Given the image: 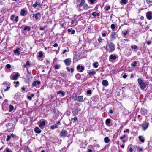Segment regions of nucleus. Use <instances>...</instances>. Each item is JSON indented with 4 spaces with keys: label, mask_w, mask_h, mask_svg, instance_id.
Returning <instances> with one entry per match:
<instances>
[{
    "label": "nucleus",
    "mask_w": 152,
    "mask_h": 152,
    "mask_svg": "<svg viewBox=\"0 0 152 152\" xmlns=\"http://www.w3.org/2000/svg\"><path fill=\"white\" fill-rule=\"evenodd\" d=\"M27 11L24 10H21L20 12V14L22 16H24L25 15H27Z\"/></svg>",
    "instance_id": "nucleus-14"
},
{
    "label": "nucleus",
    "mask_w": 152,
    "mask_h": 152,
    "mask_svg": "<svg viewBox=\"0 0 152 152\" xmlns=\"http://www.w3.org/2000/svg\"><path fill=\"white\" fill-rule=\"evenodd\" d=\"M30 65L31 64H30L29 61H27L26 62L25 64L23 65V67L24 68H28L30 67Z\"/></svg>",
    "instance_id": "nucleus-20"
},
{
    "label": "nucleus",
    "mask_w": 152,
    "mask_h": 152,
    "mask_svg": "<svg viewBox=\"0 0 152 152\" xmlns=\"http://www.w3.org/2000/svg\"><path fill=\"white\" fill-rule=\"evenodd\" d=\"M127 77V75L126 74H124L123 76V78L124 79L126 78Z\"/></svg>",
    "instance_id": "nucleus-61"
},
{
    "label": "nucleus",
    "mask_w": 152,
    "mask_h": 152,
    "mask_svg": "<svg viewBox=\"0 0 152 152\" xmlns=\"http://www.w3.org/2000/svg\"><path fill=\"white\" fill-rule=\"evenodd\" d=\"M137 148H138L137 149V150L139 149V152H141L143 150L142 149V148H139L138 147H137Z\"/></svg>",
    "instance_id": "nucleus-56"
},
{
    "label": "nucleus",
    "mask_w": 152,
    "mask_h": 152,
    "mask_svg": "<svg viewBox=\"0 0 152 152\" xmlns=\"http://www.w3.org/2000/svg\"><path fill=\"white\" fill-rule=\"evenodd\" d=\"M6 67L8 69L10 68L11 67V66L10 64H7L6 66Z\"/></svg>",
    "instance_id": "nucleus-46"
},
{
    "label": "nucleus",
    "mask_w": 152,
    "mask_h": 152,
    "mask_svg": "<svg viewBox=\"0 0 152 152\" xmlns=\"http://www.w3.org/2000/svg\"><path fill=\"white\" fill-rule=\"evenodd\" d=\"M98 41L99 42H102V39L101 37H99V38L98 39Z\"/></svg>",
    "instance_id": "nucleus-53"
},
{
    "label": "nucleus",
    "mask_w": 152,
    "mask_h": 152,
    "mask_svg": "<svg viewBox=\"0 0 152 152\" xmlns=\"http://www.w3.org/2000/svg\"><path fill=\"white\" fill-rule=\"evenodd\" d=\"M21 89L23 91H25L26 90V88L24 87H22Z\"/></svg>",
    "instance_id": "nucleus-63"
},
{
    "label": "nucleus",
    "mask_w": 152,
    "mask_h": 152,
    "mask_svg": "<svg viewBox=\"0 0 152 152\" xmlns=\"http://www.w3.org/2000/svg\"><path fill=\"white\" fill-rule=\"evenodd\" d=\"M80 56L77 54H75L74 57V60L76 61H77L78 60L80 59Z\"/></svg>",
    "instance_id": "nucleus-18"
},
{
    "label": "nucleus",
    "mask_w": 152,
    "mask_h": 152,
    "mask_svg": "<svg viewBox=\"0 0 152 152\" xmlns=\"http://www.w3.org/2000/svg\"><path fill=\"white\" fill-rule=\"evenodd\" d=\"M89 75H94L96 74V72L94 70H93L91 71H90L88 73Z\"/></svg>",
    "instance_id": "nucleus-29"
},
{
    "label": "nucleus",
    "mask_w": 152,
    "mask_h": 152,
    "mask_svg": "<svg viewBox=\"0 0 152 152\" xmlns=\"http://www.w3.org/2000/svg\"><path fill=\"white\" fill-rule=\"evenodd\" d=\"M98 62H96L94 63L93 64V66L95 68H97L98 67Z\"/></svg>",
    "instance_id": "nucleus-35"
},
{
    "label": "nucleus",
    "mask_w": 152,
    "mask_h": 152,
    "mask_svg": "<svg viewBox=\"0 0 152 152\" xmlns=\"http://www.w3.org/2000/svg\"><path fill=\"white\" fill-rule=\"evenodd\" d=\"M146 2L148 4H151L152 3V1L150 0H146Z\"/></svg>",
    "instance_id": "nucleus-48"
},
{
    "label": "nucleus",
    "mask_w": 152,
    "mask_h": 152,
    "mask_svg": "<svg viewBox=\"0 0 152 152\" xmlns=\"http://www.w3.org/2000/svg\"><path fill=\"white\" fill-rule=\"evenodd\" d=\"M96 0H89V1L90 2L91 4H93L95 3Z\"/></svg>",
    "instance_id": "nucleus-43"
},
{
    "label": "nucleus",
    "mask_w": 152,
    "mask_h": 152,
    "mask_svg": "<svg viewBox=\"0 0 152 152\" xmlns=\"http://www.w3.org/2000/svg\"><path fill=\"white\" fill-rule=\"evenodd\" d=\"M33 17H35V19L37 20L40 18L41 17V14L39 13L36 14H33Z\"/></svg>",
    "instance_id": "nucleus-10"
},
{
    "label": "nucleus",
    "mask_w": 152,
    "mask_h": 152,
    "mask_svg": "<svg viewBox=\"0 0 152 152\" xmlns=\"http://www.w3.org/2000/svg\"><path fill=\"white\" fill-rule=\"evenodd\" d=\"M67 31L69 32H71V34H73L75 33V30H73V28H69L68 30Z\"/></svg>",
    "instance_id": "nucleus-26"
},
{
    "label": "nucleus",
    "mask_w": 152,
    "mask_h": 152,
    "mask_svg": "<svg viewBox=\"0 0 152 152\" xmlns=\"http://www.w3.org/2000/svg\"><path fill=\"white\" fill-rule=\"evenodd\" d=\"M137 62L136 61H134L131 64V66L134 67L136 66V64Z\"/></svg>",
    "instance_id": "nucleus-36"
},
{
    "label": "nucleus",
    "mask_w": 152,
    "mask_h": 152,
    "mask_svg": "<svg viewBox=\"0 0 152 152\" xmlns=\"http://www.w3.org/2000/svg\"><path fill=\"white\" fill-rule=\"evenodd\" d=\"M87 94H91V91L90 90H87Z\"/></svg>",
    "instance_id": "nucleus-49"
},
{
    "label": "nucleus",
    "mask_w": 152,
    "mask_h": 152,
    "mask_svg": "<svg viewBox=\"0 0 152 152\" xmlns=\"http://www.w3.org/2000/svg\"><path fill=\"white\" fill-rule=\"evenodd\" d=\"M67 133V132L65 130H62L60 132V135L61 137L65 136Z\"/></svg>",
    "instance_id": "nucleus-13"
},
{
    "label": "nucleus",
    "mask_w": 152,
    "mask_h": 152,
    "mask_svg": "<svg viewBox=\"0 0 152 152\" xmlns=\"http://www.w3.org/2000/svg\"><path fill=\"white\" fill-rule=\"evenodd\" d=\"M45 121H43L42 122H40L39 125L40 127H42L44 126L45 124Z\"/></svg>",
    "instance_id": "nucleus-24"
},
{
    "label": "nucleus",
    "mask_w": 152,
    "mask_h": 152,
    "mask_svg": "<svg viewBox=\"0 0 152 152\" xmlns=\"http://www.w3.org/2000/svg\"><path fill=\"white\" fill-rule=\"evenodd\" d=\"M31 27L28 26H26L23 28L24 31H27L28 32H29L31 31Z\"/></svg>",
    "instance_id": "nucleus-17"
},
{
    "label": "nucleus",
    "mask_w": 152,
    "mask_h": 152,
    "mask_svg": "<svg viewBox=\"0 0 152 152\" xmlns=\"http://www.w3.org/2000/svg\"><path fill=\"white\" fill-rule=\"evenodd\" d=\"M37 82L36 81H34L32 83V85L33 86H36Z\"/></svg>",
    "instance_id": "nucleus-50"
},
{
    "label": "nucleus",
    "mask_w": 152,
    "mask_h": 152,
    "mask_svg": "<svg viewBox=\"0 0 152 152\" xmlns=\"http://www.w3.org/2000/svg\"><path fill=\"white\" fill-rule=\"evenodd\" d=\"M10 88V87H7L6 88V89H4V90L5 91H8L9 90Z\"/></svg>",
    "instance_id": "nucleus-54"
},
{
    "label": "nucleus",
    "mask_w": 152,
    "mask_h": 152,
    "mask_svg": "<svg viewBox=\"0 0 152 152\" xmlns=\"http://www.w3.org/2000/svg\"><path fill=\"white\" fill-rule=\"evenodd\" d=\"M81 75L79 73L75 75V77H76V79L77 80L80 79L81 78Z\"/></svg>",
    "instance_id": "nucleus-30"
},
{
    "label": "nucleus",
    "mask_w": 152,
    "mask_h": 152,
    "mask_svg": "<svg viewBox=\"0 0 152 152\" xmlns=\"http://www.w3.org/2000/svg\"><path fill=\"white\" fill-rule=\"evenodd\" d=\"M45 27H41L40 28V29L41 30H44L45 29Z\"/></svg>",
    "instance_id": "nucleus-60"
},
{
    "label": "nucleus",
    "mask_w": 152,
    "mask_h": 152,
    "mask_svg": "<svg viewBox=\"0 0 152 152\" xmlns=\"http://www.w3.org/2000/svg\"><path fill=\"white\" fill-rule=\"evenodd\" d=\"M72 120H73V123H74L76 122V121L77 120V117L76 116H75L74 118L72 119Z\"/></svg>",
    "instance_id": "nucleus-44"
},
{
    "label": "nucleus",
    "mask_w": 152,
    "mask_h": 152,
    "mask_svg": "<svg viewBox=\"0 0 152 152\" xmlns=\"http://www.w3.org/2000/svg\"><path fill=\"white\" fill-rule=\"evenodd\" d=\"M131 47L132 49H135L137 48V46L136 45H134V46L131 45Z\"/></svg>",
    "instance_id": "nucleus-42"
},
{
    "label": "nucleus",
    "mask_w": 152,
    "mask_h": 152,
    "mask_svg": "<svg viewBox=\"0 0 152 152\" xmlns=\"http://www.w3.org/2000/svg\"><path fill=\"white\" fill-rule=\"evenodd\" d=\"M149 125V124L148 122L144 121L140 126H141L143 130L145 131L148 128Z\"/></svg>",
    "instance_id": "nucleus-5"
},
{
    "label": "nucleus",
    "mask_w": 152,
    "mask_h": 152,
    "mask_svg": "<svg viewBox=\"0 0 152 152\" xmlns=\"http://www.w3.org/2000/svg\"><path fill=\"white\" fill-rule=\"evenodd\" d=\"M102 84L103 86H107L108 85V82L107 80H104L102 81Z\"/></svg>",
    "instance_id": "nucleus-16"
},
{
    "label": "nucleus",
    "mask_w": 152,
    "mask_h": 152,
    "mask_svg": "<svg viewBox=\"0 0 152 152\" xmlns=\"http://www.w3.org/2000/svg\"><path fill=\"white\" fill-rule=\"evenodd\" d=\"M14 106L12 105H10L9 107V111L11 112L14 109Z\"/></svg>",
    "instance_id": "nucleus-32"
},
{
    "label": "nucleus",
    "mask_w": 152,
    "mask_h": 152,
    "mask_svg": "<svg viewBox=\"0 0 152 152\" xmlns=\"http://www.w3.org/2000/svg\"><path fill=\"white\" fill-rule=\"evenodd\" d=\"M104 142L106 143H108L110 141V140L108 137H105L104 139Z\"/></svg>",
    "instance_id": "nucleus-31"
},
{
    "label": "nucleus",
    "mask_w": 152,
    "mask_h": 152,
    "mask_svg": "<svg viewBox=\"0 0 152 152\" xmlns=\"http://www.w3.org/2000/svg\"><path fill=\"white\" fill-rule=\"evenodd\" d=\"M27 98H28V99H29L30 100H32V97L31 96H28L27 97Z\"/></svg>",
    "instance_id": "nucleus-58"
},
{
    "label": "nucleus",
    "mask_w": 152,
    "mask_h": 152,
    "mask_svg": "<svg viewBox=\"0 0 152 152\" xmlns=\"http://www.w3.org/2000/svg\"><path fill=\"white\" fill-rule=\"evenodd\" d=\"M20 49L19 48H18L14 50L13 53L15 55L19 56L20 53Z\"/></svg>",
    "instance_id": "nucleus-12"
},
{
    "label": "nucleus",
    "mask_w": 152,
    "mask_h": 152,
    "mask_svg": "<svg viewBox=\"0 0 152 152\" xmlns=\"http://www.w3.org/2000/svg\"><path fill=\"white\" fill-rule=\"evenodd\" d=\"M34 131L36 133H40L41 132V130L39 129L38 127H36L34 129Z\"/></svg>",
    "instance_id": "nucleus-22"
},
{
    "label": "nucleus",
    "mask_w": 152,
    "mask_h": 152,
    "mask_svg": "<svg viewBox=\"0 0 152 152\" xmlns=\"http://www.w3.org/2000/svg\"><path fill=\"white\" fill-rule=\"evenodd\" d=\"M20 76V74L18 73H17L15 75L11 76V78L13 80H16L18 78V77Z\"/></svg>",
    "instance_id": "nucleus-8"
},
{
    "label": "nucleus",
    "mask_w": 152,
    "mask_h": 152,
    "mask_svg": "<svg viewBox=\"0 0 152 152\" xmlns=\"http://www.w3.org/2000/svg\"><path fill=\"white\" fill-rule=\"evenodd\" d=\"M110 120L111 119L110 118H108L105 121V123L106 125L108 126H110V125H109L110 123Z\"/></svg>",
    "instance_id": "nucleus-25"
},
{
    "label": "nucleus",
    "mask_w": 152,
    "mask_h": 152,
    "mask_svg": "<svg viewBox=\"0 0 152 152\" xmlns=\"http://www.w3.org/2000/svg\"><path fill=\"white\" fill-rule=\"evenodd\" d=\"M15 18V15L14 14L12 15L10 17V20H14V18Z\"/></svg>",
    "instance_id": "nucleus-45"
},
{
    "label": "nucleus",
    "mask_w": 152,
    "mask_h": 152,
    "mask_svg": "<svg viewBox=\"0 0 152 152\" xmlns=\"http://www.w3.org/2000/svg\"><path fill=\"white\" fill-rule=\"evenodd\" d=\"M111 36L112 38L113 39H115L117 37V35L116 33L115 32H112Z\"/></svg>",
    "instance_id": "nucleus-19"
},
{
    "label": "nucleus",
    "mask_w": 152,
    "mask_h": 152,
    "mask_svg": "<svg viewBox=\"0 0 152 152\" xmlns=\"http://www.w3.org/2000/svg\"><path fill=\"white\" fill-rule=\"evenodd\" d=\"M104 48L107 52H111L115 50V46L113 43L111 42L108 43Z\"/></svg>",
    "instance_id": "nucleus-2"
},
{
    "label": "nucleus",
    "mask_w": 152,
    "mask_h": 152,
    "mask_svg": "<svg viewBox=\"0 0 152 152\" xmlns=\"http://www.w3.org/2000/svg\"><path fill=\"white\" fill-rule=\"evenodd\" d=\"M110 7L109 5L105 7L104 10L106 11H107L110 10Z\"/></svg>",
    "instance_id": "nucleus-37"
},
{
    "label": "nucleus",
    "mask_w": 152,
    "mask_h": 152,
    "mask_svg": "<svg viewBox=\"0 0 152 152\" xmlns=\"http://www.w3.org/2000/svg\"><path fill=\"white\" fill-rule=\"evenodd\" d=\"M64 63L65 64L66 66H68L71 64L72 61L71 58H69L66 59L64 60Z\"/></svg>",
    "instance_id": "nucleus-6"
},
{
    "label": "nucleus",
    "mask_w": 152,
    "mask_h": 152,
    "mask_svg": "<svg viewBox=\"0 0 152 152\" xmlns=\"http://www.w3.org/2000/svg\"><path fill=\"white\" fill-rule=\"evenodd\" d=\"M73 99L75 101H77L79 102H83V97L82 96H78L75 95L73 97Z\"/></svg>",
    "instance_id": "nucleus-4"
},
{
    "label": "nucleus",
    "mask_w": 152,
    "mask_h": 152,
    "mask_svg": "<svg viewBox=\"0 0 152 152\" xmlns=\"http://www.w3.org/2000/svg\"><path fill=\"white\" fill-rule=\"evenodd\" d=\"M43 56L42 52L41 51H39V54L38 56V57L39 58H42Z\"/></svg>",
    "instance_id": "nucleus-39"
},
{
    "label": "nucleus",
    "mask_w": 152,
    "mask_h": 152,
    "mask_svg": "<svg viewBox=\"0 0 152 152\" xmlns=\"http://www.w3.org/2000/svg\"><path fill=\"white\" fill-rule=\"evenodd\" d=\"M57 94H61L62 96H64L65 94V93L63 91H62L61 90L59 91H58L57 92Z\"/></svg>",
    "instance_id": "nucleus-34"
},
{
    "label": "nucleus",
    "mask_w": 152,
    "mask_h": 152,
    "mask_svg": "<svg viewBox=\"0 0 152 152\" xmlns=\"http://www.w3.org/2000/svg\"><path fill=\"white\" fill-rule=\"evenodd\" d=\"M140 19L141 20H143L144 19V17L143 16H141L140 18Z\"/></svg>",
    "instance_id": "nucleus-64"
},
{
    "label": "nucleus",
    "mask_w": 152,
    "mask_h": 152,
    "mask_svg": "<svg viewBox=\"0 0 152 152\" xmlns=\"http://www.w3.org/2000/svg\"><path fill=\"white\" fill-rule=\"evenodd\" d=\"M124 132H126L127 133H129V129H126L125 130H124Z\"/></svg>",
    "instance_id": "nucleus-52"
},
{
    "label": "nucleus",
    "mask_w": 152,
    "mask_h": 152,
    "mask_svg": "<svg viewBox=\"0 0 152 152\" xmlns=\"http://www.w3.org/2000/svg\"><path fill=\"white\" fill-rule=\"evenodd\" d=\"M92 15L94 16H99L100 15V14L99 13H96V12H93L92 14Z\"/></svg>",
    "instance_id": "nucleus-28"
},
{
    "label": "nucleus",
    "mask_w": 152,
    "mask_h": 152,
    "mask_svg": "<svg viewBox=\"0 0 152 152\" xmlns=\"http://www.w3.org/2000/svg\"><path fill=\"white\" fill-rule=\"evenodd\" d=\"M37 6L39 7L41 6L40 3L39 1H37L35 3L32 5V7L34 8H36Z\"/></svg>",
    "instance_id": "nucleus-9"
},
{
    "label": "nucleus",
    "mask_w": 152,
    "mask_h": 152,
    "mask_svg": "<svg viewBox=\"0 0 152 152\" xmlns=\"http://www.w3.org/2000/svg\"><path fill=\"white\" fill-rule=\"evenodd\" d=\"M85 0H81L80 3L77 5V7L79 11H80L83 10L81 9L82 6H83V9L85 10H87L89 9L88 5L86 3L85 4Z\"/></svg>",
    "instance_id": "nucleus-1"
},
{
    "label": "nucleus",
    "mask_w": 152,
    "mask_h": 152,
    "mask_svg": "<svg viewBox=\"0 0 152 152\" xmlns=\"http://www.w3.org/2000/svg\"><path fill=\"white\" fill-rule=\"evenodd\" d=\"M87 152H94L93 150L91 149H88V150Z\"/></svg>",
    "instance_id": "nucleus-57"
},
{
    "label": "nucleus",
    "mask_w": 152,
    "mask_h": 152,
    "mask_svg": "<svg viewBox=\"0 0 152 152\" xmlns=\"http://www.w3.org/2000/svg\"><path fill=\"white\" fill-rule=\"evenodd\" d=\"M125 137H126V136H125V135H124L123 136L121 137H120V139L121 140H122L123 139L125 138Z\"/></svg>",
    "instance_id": "nucleus-55"
},
{
    "label": "nucleus",
    "mask_w": 152,
    "mask_h": 152,
    "mask_svg": "<svg viewBox=\"0 0 152 152\" xmlns=\"http://www.w3.org/2000/svg\"><path fill=\"white\" fill-rule=\"evenodd\" d=\"M80 69V72H82L84 70V67L83 66H81L80 65H78L77 66V70H79Z\"/></svg>",
    "instance_id": "nucleus-11"
},
{
    "label": "nucleus",
    "mask_w": 152,
    "mask_h": 152,
    "mask_svg": "<svg viewBox=\"0 0 152 152\" xmlns=\"http://www.w3.org/2000/svg\"><path fill=\"white\" fill-rule=\"evenodd\" d=\"M111 28L112 29H114L115 28V26L114 24H112L111 25Z\"/></svg>",
    "instance_id": "nucleus-51"
},
{
    "label": "nucleus",
    "mask_w": 152,
    "mask_h": 152,
    "mask_svg": "<svg viewBox=\"0 0 152 152\" xmlns=\"http://www.w3.org/2000/svg\"><path fill=\"white\" fill-rule=\"evenodd\" d=\"M138 138L141 142H144L145 139L143 136H140L138 137Z\"/></svg>",
    "instance_id": "nucleus-27"
},
{
    "label": "nucleus",
    "mask_w": 152,
    "mask_h": 152,
    "mask_svg": "<svg viewBox=\"0 0 152 152\" xmlns=\"http://www.w3.org/2000/svg\"><path fill=\"white\" fill-rule=\"evenodd\" d=\"M128 2V0H121V3L124 4H126Z\"/></svg>",
    "instance_id": "nucleus-33"
},
{
    "label": "nucleus",
    "mask_w": 152,
    "mask_h": 152,
    "mask_svg": "<svg viewBox=\"0 0 152 152\" xmlns=\"http://www.w3.org/2000/svg\"><path fill=\"white\" fill-rule=\"evenodd\" d=\"M109 58L111 60H115L117 58V57L116 55L111 54L109 56Z\"/></svg>",
    "instance_id": "nucleus-21"
},
{
    "label": "nucleus",
    "mask_w": 152,
    "mask_h": 152,
    "mask_svg": "<svg viewBox=\"0 0 152 152\" xmlns=\"http://www.w3.org/2000/svg\"><path fill=\"white\" fill-rule=\"evenodd\" d=\"M15 137V135L13 133H12L10 135H8L6 138V141L8 142L10 140L11 137L14 138Z\"/></svg>",
    "instance_id": "nucleus-15"
},
{
    "label": "nucleus",
    "mask_w": 152,
    "mask_h": 152,
    "mask_svg": "<svg viewBox=\"0 0 152 152\" xmlns=\"http://www.w3.org/2000/svg\"><path fill=\"white\" fill-rule=\"evenodd\" d=\"M146 16L148 20H151L152 19V13L151 12L148 11L146 14Z\"/></svg>",
    "instance_id": "nucleus-7"
},
{
    "label": "nucleus",
    "mask_w": 152,
    "mask_h": 152,
    "mask_svg": "<svg viewBox=\"0 0 152 152\" xmlns=\"http://www.w3.org/2000/svg\"><path fill=\"white\" fill-rule=\"evenodd\" d=\"M141 111V113L143 115H145L147 114V110L145 109H142Z\"/></svg>",
    "instance_id": "nucleus-23"
},
{
    "label": "nucleus",
    "mask_w": 152,
    "mask_h": 152,
    "mask_svg": "<svg viewBox=\"0 0 152 152\" xmlns=\"http://www.w3.org/2000/svg\"><path fill=\"white\" fill-rule=\"evenodd\" d=\"M58 128V126L57 124H55L54 125H53L51 127V128L52 129H53L55 128Z\"/></svg>",
    "instance_id": "nucleus-38"
},
{
    "label": "nucleus",
    "mask_w": 152,
    "mask_h": 152,
    "mask_svg": "<svg viewBox=\"0 0 152 152\" xmlns=\"http://www.w3.org/2000/svg\"><path fill=\"white\" fill-rule=\"evenodd\" d=\"M54 47H57L58 46V44L57 43H55L53 45Z\"/></svg>",
    "instance_id": "nucleus-59"
},
{
    "label": "nucleus",
    "mask_w": 152,
    "mask_h": 152,
    "mask_svg": "<svg viewBox=\"0 0 152 152\" xmlns=\"http://www.w3.org/2000/svg\"><path fill=\"white\" fill-rule=\"evenodd\" d=\"M54 67L55 69H58L60 68V66L59 65L56 64L54 66Z\"/></svg>",
    "instance_id": "nucleus-40"
},
{
    "label": "nucleus",
    "mask_w": 152,
    "mask_h": 152,
    "mask_svg": "<svg viewBox=\"0 0 152 152\" xmlns=\"http://www.w3.org/2000/svg\"><path fill=\"white\" fill-rule=\"evenodd\" d=\"M137 82L140 86V88L141 89H144L146 88V84L142 80L141 78L138 79Z\"/></svg>",
    "instance_id": "nucleus-3"
},
{
    "label": "nucleus",
    "mask_w": 152,
    "mask_h": 152,
    "mask_svg": "<svg viewBox=\"0 0 152 152\" xmlns=\"http://www.w3.org/2000/svg\"><path fill=\"white\" fill-rule=\"evenodd\" d=\"M3 152H12L11 150H10L8 148H7Z\"/></svg>",
    "instance_id": "nucleus-41"
},
{
    "label": "nucleus",
    "mask_w": 152,
    "mask_h": 152,
    "mask_svg": "<svg viewBox=\"0 0 152 152\" xmlns=\"http://www.w3.org/2000/svg\"><path fill=\"white\" fill-rule=\"evenodd\" d=\"M18 16H16L15 18V19H14V21H15L16 22H17L18 21Z\"/></svg>",
    "instance_id": "nucleus-47"
},
{
    "label": "nucleus",
    "mask_w": 152,
    "mask_h": 152,
    "mask_svg": "<svg viewBox=\"0 0 152 152\" xmlns=\"http://www.w3.org/2000/svg\"><path fill=\"white\" fill-rule=\"evenodd\" d=\"M70 71H71V72L72 73H73L74 71V69L73 68H71L70 69Z\"/></svg>",
    "instance_id": "nucleus-62"
}]
</instances>
